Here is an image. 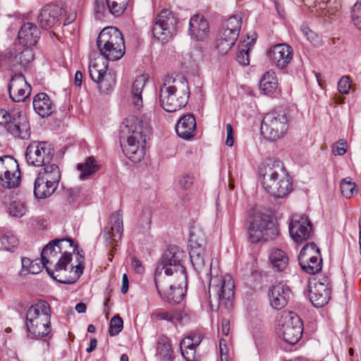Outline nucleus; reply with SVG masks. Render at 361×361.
I'll use <instances>...</instances> for the list:
<instances>
[{"label":"nucleus","instance_id":"nucleus-16","mask_svg":"<svg viewBox=\"0 0 361 361\" xmlns=\"http://www.w3.org/2000/svg\"><path fill=\"white\" fill-rule=\"evenodd\" d=\"M169 288L164 290L162 298L171 304H178L185 298L187 288V275L178 272V275L171 276Z\"/></svg>","mask_w":361,"mask_h":361},{"label":"nucleus","instance_id":"nucleus-12","mask_svg":"<svg viewBox=\"0 0 361 361\" xmlns=\"http://www.w3.org/2000/svg\"><path fill=\"white\" fill-rule=\"evenodd\" d=\"M54 149L47 142L33 141L27 147L25 152L27 164L38 167L54 163Z\"/></svg>","mask_w":361,"mask_h":361},{"label":"nucleus","instance_id":"nucleus-61","mask_svg":"<svg viewBox=\"0 0 361 361\" xmlns=\"http://www.w3.org/2000/svg\"><path fill=\"white\" fill-rule=\"evenodd\" d=\"M221 331L225 336H228L230 331V322L228 320H224L221 324Z\"/></svg>","mask_w":361,"mask_h":361},{"label":"nucleus","instance_id":"nucleus-45","mask_svg":"<svg viewBox=\"0 0 361 361\" xmlns=\"http://www.w3.org/2000/svg\"><path fill=\"white\" fill-rule=\"evenodd\" d=\"M123 322L119 315L114 316L110 320L109 333L111 336L118 335L123 329Z\"/></svg>","mask_w":361,"mask_h":361},{"label":"nucleus","instance_id":"nucleus-26","mask_svg":"<svg viewBox=\"0 0 361 361\" xmlns=\"http://www.w3.org/2000/svg\"><path fill=\"white\" fill-rule=\"evenodd\" d=\"M176 18L170 11L163 9L159 12V28L162 30L159 33V41L165 43L171 39L176 32Z\"/></svg>","mask_w":361,"mask_h":361},{"label":"nucleus","instance_id":"nucleus-46","mask_svg":"<svg viewBox=\"0 0 361 361\" xmlns=\"http://www.w3.org/2000/svg\"><path fill=\"white\" fill-rule=\"evenodd\" d=\"M301 31L313 46L319 47L322 44V39L320 37L314 32L310 30L309 27L302 26Z\"/></svg>","mask_w":361,"mask_h":361},{"label":"nucleus","instance_id":"nucleus-56","mask_svg":"<svg viewBox=\"0 0 361 361\" xmlns=\"http://www.w3.org/2000/svg\"><path fill=\"white\" fill-rule=\"evenodd\" d=\"M12 119L8 112L4 109L0 110V126H4L7 130L8 126L11 123Z\"/></svg>","mask_w":361,"mask_h":361},{"label":"nucleus","instance_id":"nucleus-62","mask_svg":"<svg viewBox=\"0 0 361 361\" xmlns=\"http://www.w3.org/2000/svg\"><path fill=\"white\" fill-rule=\"evenodd\" d=\"M82 81V74L80 71H78L74 77V84L77 87H80Z\"/></svg>","mask_w":361,"mask_h":361},{"label":"nucleus","instance_id":"nucleus-15","mask_svg":"<svg viewBox=\"0 0 361 361\" xmlns=\"http://www.w3.org/2000/svg\"><path fill=\"white\" fill-rule=\"evenodd\" d=\"M301 268L307 273L315 274L322 268V259L316 244L308 243L302 247L298 256Z\"/></svg>","mask_w":361,"mask_h":361},{"label":"nucleus","instance_id":"nucleus-33","mask_svg":"<svg viewBox=\"0 0 361 361\" xmlns=\"http://www.w3.org/2000/svg\"><path fill=\"white\" fill-rule=\"evenodd\" d=\"M59 185L36 176L34 183V195L37 199H45L54 193Z\"/></svg>","mask_w":361,"mask_h":361},{"label":"nucleus","instance_id":"nucleus-9","mask_svg":"<svg viewBox=\"0 0 361 361\" xmlns=\"http://www.w3.org/2000/svg\"><path fill=\"white\" fill-rule=\"evenodd\" d=\"M288 128V118L285 111H271L266 114L262 123V133L270 140L282 137Z\"/></svg>","mask_w":361,"mask_h":361},{"label":"nucleus","instance_id":"nucleus-36","mask_svg":"<svg viewBox=\"0 0 361 361\" xmlns=\"http://www.w3.org/2000/svg\"><path fill=\"white\" fill-rule=\"evenodd\" d=\"M147 81V77L142 75L137 77L133 83L131 89L132 99L135 107L137 109H140L142 106V93L144 91Z\"/></svg>","mask_w":361,"mask_h":361},{"label":"nucleus","instance_id":"nucleus-22","mask_svg":"<svg viewBox=\"0 0 361 361\" xmlns=\"http://www.w3.org/2000/svg\"><path fill=\"white\" fill-rule=\"evenodd\" d=\"M268 56L274 66L283 70L293 59V50L287 44H278L270 49Z\"/></svg>","mask_w":361,"mask_h":361},{"label":"nucleus","instance_id":"nucleus-3","mask_svg":"<svg viewBox=\"0 0 361 361\" xmlns=\"http://www.w3.org/2000/svg\"><path fill=\"white\" fill-rule=\"evenodd\" d=\"M119 140L122 144L126 141L123 149L127 157L133 162H140L145 154V137L142 121L135 116L126 118L120 126Z\"/></svg>","mask_w":361,"mask_h":361},{"label":"nucleus","instance_id":"nucleus-60","mask_svg":"<svg viewBox=\"0 0 361 361\" xmlns=\"http://www.w3.org/2000/svg\"><path fill=\"white\" fill-rule=\"evenodd\" d=\"M129 288L128 278L126 274H123L122 276L121 293L125 294L128 292Z\"/></svg>","mask_w":361,"mask_h":361},{"label":"nucleus","instance_id":"nucleus-14","mask_svg":"<svg viewBox=\"0 0 361 361\" xmlns=\"http://www.w3.org/2000/svg\"><path fill=\"white\" fill-rule=\"evenodd\" d=\"M185 252L176 245L169 246L162 254V270L167 276L178 275V272L186 274V269L182 264Z\"/></svg>","mask_w":361,"mask_h":361},{"label":"nucleus","instance_id":"nucleus-49","mask_svg":"<svg viewBox=\"0 0 361 361\" xmlns=\"http://www.w3.org/2000/svg\"><path fill=\"white\" fill-rule=\"evenodd\" d=\"M236 60L242 66L249 65V48L247 47V44L239 49L236 55Z\"/></svg>","mask_w":361,"mask_h":361},{"label":"nucleus","instance_id":"nucleus-40","mask_svg":"<svg viewBox=\"0 0 361 361\" xmlns=\"http://www.w3.org/2000/svg\"><path fill=\"white\" fill-rule=\"evenodd\" d=\"M18 245V239L11 232H6L0 238V249L4 251L14 252Z\"/></svg>","mask_w":361,"mask_h":361},{"label":"nucleus","instance_id":"nucleus-34","mask_svg":"<svg viewBox=\"0 0 361 361\" xmlns=\"http://www.w3.org/2000/svg\"><path fill=\"white\" fill-rule=\"evenodd\" d=\"M37 177L59 185L61 180V171L59 167L56 163H52L48 165L44 166L38 172Z\"/></svg>","mask_w":361,"mask_h":361},{"label":"nucleus","instance_id":"nucleus-29","mask_svg":"<svg viewBox=\"0 0 361 361\" xmlns=\"http://www.w3.org/2000/svg\"><path fill=\"white\" fill-rule=\"evenodd\" d=\"M111 228L104 230L106 240L110 246L116 245L123 233V215L121 210L114 213L111 216Z\"/></svg>","mask_w":361,"mask_h":361},{"label":"nucleus","instance_id":"nucleus-52","mask_svg":"<svg viewBox=\"0 0 361 361\" xmlns=\"http://www.w3.org/2000/svg\"><path fill=\"white\" fill-rule=\"evenodd\" d=\"M351 87V81L349 76L344 75L338 82V90L343 94H347Z\"/></svg>","mask_w":361,"mask_h":361},{"label":"nucleus","instance_id":"nucleus-23","mask_svg":"<svg viewBox=\"0 0 361 361\" xmlns=\"http://www.w3.org/2000/svg\"><path fill=\"white\" fill-rule=\"evenodd\" d=\"M309 296L314 307H322L329 302L331 298V290L326 283L320 281L310 282Z\"/></svg>","mask_w":361,"mask_h":361},{"label":"nucleus","instance_id":"nucleus-13","mask_svg":"<svg viewBox=\"0 0 361 361\" xmlns=\"http://www.w3.org/2000/svg\"><path fill=\"white\" fill-rule=\"evenodd\" d=\"M20 182V171L16 159L6 155L0 157V185L4 188H17Z\"/></svg>","mask_w":361,"mask_h":361},{"label":"nucleus","instance_id":"nucleus-55","mask_svg":"<svg viewBox=\"0 0 361 361\" xmlns=\"http://www.w3.org/2000/svg\"><path fill=\"white\" fill-rule=\"evenodd\" d=\"M333 153L336 156H341L346 153V142L341 140L333 145Z\"/></svg>","mask_w":361,"mask_h":361},{"label":"nucleus","instance_id":"nucleus-44","mask_svg":"<svg viewBox=\"0 0 361 361\" xmlns=\"http://www.w3.org/2000/svg\"><path fill=\"white\" fill-rule=\"evenodd\" d=\"M183 318V311L180 309H171L159 311V319L166 320L173 324L180 322Z\"/></svg>","mask_w":361,"mask_h":361},{"label":"nucleus","instance_id":"nucleus-41","mask_svg":"<svg viewBox=\"0 0 361 361\" xmlns=\"http://www.w3.org/2000/svg\"><path fill=\"white\" fill-rule=\"evenodd\" d=\"M331 4L332 3L329 0L319 1L316 5V11L318 15L323 18L334 15L338 11V4L334 2L333 4H335L334 7H332Z\"/></svg>","mask_w":361,"mask_h":361},{"label":"nucleus","instance_id":"nucleus-54","mask_svg":"<svg viewBox=\"0 0 361 361\" xmlns=\"http://www.w3.org/2000/svg\"><path fill=\"white\" fill-rule=\"evenodd\" d=\"M181 354L186 361H197L196 348H180Z\"/></svg>","mask_w":361,"mask_h":361},{"label":"nucleus","instance_id":"nucleus-19","mask_svg":"<svg viewBox=\"0 0 361 361\" xmlns=\"http://www.w3.org/2000/svg\"><path fill=\"white\" fill-rule=\"evenodd\" d=\"M64 13L63 7L56 4L43 6L37 16V23L42 29H49L59 24Z\"/></svg>","mask_w":361,"mask_h":361},{"label":"nucleus","instance_id":"nucleus-31","mask_svg":"<svg viewBox=\"0 0 361 361\" xmlns=\"http://www.w3.org/2000/svg\"><path fill=\"white\" fill-rule=\"evenodd\" d=\"M240 27V20L236 16L231 17L227 20L226 27L223 29L220 37L234 45L238 37Z\"/></svg>","mask_w":361,"mask_h":361},{"label":"nucleus","instance_id":"nucleus-24","mask_svg":"<svg viewBox=\"0 0 361 361\" xmlns=\"http://www.w3.org/2000/svg\"><path fill=\"white\" fill-rule=\"evenodd\" d=\"M209 25L207 19L201 14L193 15L189 22V35L192 39L203 42L209 35Z\"/></svg>","mask_w":361,"mask_h":361},{"label":"nucleus","instance_id":"nucleus-35","mask_svg":"<svg viewBox=\"0 0 361 361\" xmlns=\"http://www.w3.org/2000/svg\"><path fill=\"white\" fill-rule=\"evenodd\" d=\"M277 87L278 80L276 73L272 70L267 71L259 82L260 91L264 94L271 95L276 92Z\"/></svg>","mask_w":361,"mask_h":361},{"label":"nucleus","instance_id":"nucleus-32","mask_svg":"<svg viewBox=\"0 0 361 361\" xmlns=\"http://www.w3.org/2000/svg\"><path fill=\"white\" fill-rule=\"evenodd\" d=\"M33 108L41 117L49 116L53 111V104L46 93L37 94L33 99Z\"/></svg>","mask_w":361,"mask_h":361},{"label":"nucleus","instance_id":"nucleus-10","mask_svg":"<svg viewBox=\"0 0 361 361\" xmlns=\"http://www.w3.org/2000/svg\"><path fill=\"white\" fill-rule=\"evenodd\" d=\"M277 234L276 228L267 216L256 214L253 216L248 228V239L252 243L268 241Z\"/></svg>","mask_w":361,"mask_h":361},{"label":"nucleus","instance_id":"nucleus-63","mask_svg":"<svg viewBox=\"0 0 361 361\" xmlns=\"http://www.w3.org/2000/svg\"><path fill=\"white\" fill-rule=\"evenodd\" d=\"M97 341L96 338H92L90 340V346L89 348H87L86 349V352L90 353H92L93 350H94L97 348Z\"/></svg>","mask_w":361,"mask_h":361},{"label":"nucleus","instance_id":"nucleus-4","mask_svg":"<svg viewBox=\"0 0 361 361\" xmlns=\"http://www.w3.org/2000/svg\"><path fill=\"white\" fill-rule=\"evenodd\" d=\"M264 190L275 198H283L292 190L291 178L280 161L264 165L260 171Z\"/></svg>","mask_w":361,"mask_h":361},{"label":"nucleus","instance_id":"nucleus-21","mask_svg":"<svg viewBox=\"0 0 361 361\" xmlns=\"http://www.w3.org/2000/svg\"><path fill=\"white\" fill-rule=\"evenodd\" d=\"M130 0H95L94 13L101 20L108 11L115 16H121L126 9Z\"/></svg>","mask_w":361,"mask_h":361},{"label":"nucleus","instance_id":"nucleus-43","mask_svg":"<svg viewBox=\"0 0 361 361\" xmlns=\"http://www.w3.org/2000/svg\"><path fill=\"white\" fill-rule=\"evenodd\" d=\"M340 189L342 195L346 198H350L357 193L356 184L350 177L345 178L341 180Z\"/></svg>","mask_w":361,"mask_h":361},{"label":"nucleus","instance_id":"nucleus-11","mask_svg":"<svg viewBox=\"0 0 361 361\" xmlns=\"http://www.w3.org/2000/svg\"><path fill=\"white\" fill-rule=\"evenodd\" d=\"M108 62L104 59L90 61L89 73L91 79L97 84L101 92L107 93L113 89L116 83L114 75L107 73Z\"/></svg>","mask_w":361,"mask_h":361},{"label":"nucleus","instance_id":"nucleus-18","mask_svg":"<svg viewBox=\"0 0 361 361\" xmlns=\"http://www.w3.org/2000/svg\"><path fill=\"white\" fill-rule=\"evenodd\" d=\"M312 230V224L305 214H296L292 218L289 225V233L297 243L308 239Z\"/></svg>","mask_w":361,"mask_h":361},{"label":"nucleus","instance_id":"nucleus-7","mask_svg":"<svg viewBox=\"0 0 361 361\" xmlns=\"http://www.w3.org/2000/svg\"><path fill=\"white\" fill-rule=\"evenodd\" d=\"M172 77H166L161 85L159 97H163L162 108L168 112H175L184 107L189 98L188 87L185 84L176 85Z\"/></svg>","mask_w":361,"mask_h":361},{"label":"nucleus","instance_id":"nucleus-47","mask_svg":"<svg viewBox=\"0 0 361 361\" xmlns=\"http://www.w3.org/2000/svg\"><path fill=\"white\" fill-rule=\"evenodd\" d=\"M200 342L201 338L199 336H186L181 341L180 348L183 349L196 348Z\"/></svg>","mask_w":361,"mask_h":361},{"label":"nucleus","instance_id":"nucleus-38","mask_svg":"<svg viewBox=\"0 0 361 361\" xmlns=\"http://www.w3.org/2000/svg\"><path fill=\"white\" fill-rule=\"evenodd\" d=\"M99 165L93 157H87L84 163L78 164L77 169L80 171L79 178L86 180L99 169Z\"/></svg>","mask_w":361,"mask_h":361},{"label":"nucleus","instance_id":"nucleus-6","mask_svg":"<svg viewBox=\"0 0 361 361\" xmlns=\"http://www.w3.org/2000/svg\"><path fill=\"white\" fill-rule=\"evenodd\" d=\"M97 45L101 55L107 61H118L125 54L123 35L114 27H105L99 32Z\"/></svg>","mask_w":361,"mask_h":361},{"label":"nucleus","instance_id":"nucleus-42","mask_svg":"<svg viewBox=\"0 0 361 361\" xmlns=\"http://www.w3.org/2000/svg\"><path fill=\"white\" fill-rule=\"evenodd\" d=\"M21 262V275H26L28 274H37L42 271V268L43 266L40 265V264L37 260L31 261L27 257H23Z\"/></svg>","mask_w":361,"mask_h":361},{"label":"nucleus","instance_id":"nucleus-53","mask_svg":"<svg viewBox=\"0 0 361 361\" xmlns=\"http://www.w3.org/2000/svg\"><path fill=\"white\" fill-rule=\"evenodd\" d=\"M233 46V44L227 42L226 39H224L221 37L216 40V49L221 55H225L227 54Z\"/></svg>","mask_w":361,"mask_h":361},{"label":"nucleus","instance_id":"nucleus-5","mask_svg":"<svg viewBox=\"0 0 361 361\" xmlns=\"http://www.w3.org/2000/svg\"><path fill=\"white\" fill-rule=\"evenodd\" d=\"M51 307L44 300L31 305L26 314V329L32 338L51 337Z\"/></svg>","mask_w":361,"mask_h":361},{"label":"nucleus","instance_id":"nucleus-20","mask_svg":"<svg viewBox=\"0 0 361 361\" xmlns=\"http://www.w3.org/2000/svg\"><path fill=\"white\" fill-rule=\"evenodd\" d=\"M8 89L10 98L15 102L24 101L31 92V87L22 73H17L11 77Z\"/></svg>","mask_w":361,"mask_h":361},{"label":"nucleus","instance_id":"nucleus-39","mask_svg":"<svg viewBox=\"0 0 361 361\" xmlns=\"http://www.w3.org/2000/svg\"><path fill=\"white\" fill-rule=\"evenodd\" d=\"M175 358L174 351L171 341L165 336L159 338V361H173Z\"/></svg>","mask_w":361,"mask_h":361},{"label":"nucleus","instance_id":"nucleus-2","mask_svg":"<svg viewBox=\"0 0 361 361\" xmlns=\"http://www.w3.org/2000/svg\"><path fill=\"white\" fill-rule=\"evenodd\" d=\"M73 241L68 238L54 239L42 250V264L49 275L61 283H75L83 272L84 257L78 251V264L71 265L69 271L68 264L71 262L72 253L75 252Z\"/></svg>","mask_w":361,"mask_h":361},{"label":"nucleus","instance_id":"nucleus-59","mask_svg":"<svg viewBox=\"0 0 361 361\" xmlns=\"http://www.w3.org/2000/svg\"><path fill=\"white\" fill-rule=\"evenodd\" d=\"M219 353L221 361H228L226 357V345L224 339L219 341Z\"/></svg>","mask_w":361,"mask_h":361},{"label":"nucleus","instance_id":"nucleus-50","mask_svg":"<svg viewBox=\"0 0 361 361\" xmlns=\"http://www.w3.org/2000/svg\"><path fill=\"white\" fill-rule=\"evenodd\" d=\"M9 214L14 217H21L25 213V207L19 202H13L10 204Z\"/></svg>","mask_w":361,"mask_h":361},{"label":"nucleus","instance_id":"nucleus-28","mask_svg":"<svg viewBox=\"0 0 361 361\" xmlns=\"http://www.w3.org/2000/svg\"><path fill=\"white\" fill-rule=\"evenodd\" d=\"M7 131L19 139H28L30 136V124L25 114L20 111L16 113L7 127Z\"/></svg>","mask_w":361,"mask_h":361},{"label":"nucleus","instance_id":"nucleus-48","mask_svg":"<svg viewBox=\"0 0 361 361\" xmlns=\"http://www.w3.org/2000/svg\"><path fill=\"white\" fill-rule=\"evenodd\" d=\"M352 18L355 25L361 30V0H357L352 8Z\"/></svg>","mask_w":361,"mask_h":361},{"label":"nucleus","instance_id":"nucleus-57","mask_svg":"<svg viewBox=\"0 0 361 361\" xmlns=\"http://www.w3.org/2000/svg\"><path fill=\"white\" fill-rule=\"evenodd\" d=\"M158 25V16H154L152 25L151 26V28L149 31V35H150L152 43H155L158 38L156 35V26Z\"/></svg>","mask_w":361,"mask_h":361},{"label":"nucleus","instance_id":"nucleus-64","mask_svg":"<svg viewBox=\"0 0 361 361\" xmlns=\"http://www.w3.org/2000/svg\"><path fill=\"white\" fill-rule=\"evenodd\" d=\"M75 310L78 313H85L87 310L86 305L83 302H79L76 305Z\"/></svg>","mask_w":361,"mask_h":361},{"label":"nucleus","instance_id":"nucleus-27","mask_svg":"<svg viewBox=\"0 0 361 361\" xmlns=\"http://www.w3.org/2000/svg\"><path fill=\"white\" fill-rule=\"evenodd\" d=\"M175 130L179 137L191 140L197 133V123L194 115L187 114L182 116L177 121Z\"/></svg>","mask_w":361,"mask_h":361},{"label":"nucleus","instance_id":"nucleus-51","mask_svg":"<svg viewBox=\"0 0 361 361\" xmlns=\"http://www.w3.org/2000/svg\"><path fill=\"white\" fill-rule=\"evenodd\" d=\"M195 180V177L192 174L185 173L182 175L179 180L178 184L180 188L187 190L191 188Z\"/></svg>","mask_w":361,"mask_h":361},{"label":"nucleus","instance_id":"nucleus-30","mask_svg":"<svg viewBox=\"0 0 361 361\" xmlns=\"http://www.w3.org/2000/svg\"><path fill=\"white\" fill-rule=\"evenodd\" d=\"M40 34L39 30L35 24L31 23H24L18 31L19 43L27 47L34 46L37 43Z\"/></svg>","mask_w":361,"mask_h":361},{"label":"nucleus","instance_id":"nucleus-8","mask_svg":"<svg viewBox=\"0 0 361 361\" xmlns=\"http://www.w3.org/2000/svg\"><path fill=\"white\" fill-rule=\"evenodd\" d=\"M276 331L279 336L285 342L291 345L295 344L302 337V320L295 313L283 311L278 319Z\"/></svg>","mask_w":361,"mask_h":361},{"label":"nucleus","instance_id":"nucleus-37","mask_svg":"<svg viewBox=\"0 0 361 361\" xmlns=\"http://www.w3.org/2000/svg\"><path fill=\"white\" fill-rule=\"evenodd\" d=\"M269 262L275 271H283L288 265V257L285 252L280 249H274L269 254Z\"/></svg>","mask_w":361,"mask_h":361},{"label":"nucleus","instance_id":"nucleus-17","mask_svg":"<svg viewBox=\"0 0 361 361\" xmlns=\"http://www.w3.org/2000/svg\"><path fill=\"white\" fill-rule=\"evenodd\" d=\"M6 59L9 60L13 67L25 68L34 59V54L27 46L13 45L4 52L0 63L2 64Z\"/></svg>","mask_w":361,"mask_h":361},{"label":"nucleus","instance_id":"nucleus-25","mask_svg":"<svg viewBox=\"0 0 361 361\" xmlns=\"http://www.w3.org/2000/svg\"><path fill=\"white\" fill-rule=\"evenodd\" d=\"M290 295L288 286L281 283L275 284L269 290V304L274 309L281 310L288 304Z\"/></svg>","mask_w":361,"mask_h":361},{"label":"nucleus","instance_id":"nucleus-1","mask_svg":"<svg viewBox=\"0 0 361 361\" xmlns=\"http://www.w3.org/2000/svg\"><path fill=\"white\" fill-rule=\"evenodd\" d=\"M189 255L195 270L207 274L209 267V298L212 295L224 305L230 302L234 297V282L229 275L220 276L218 268L212 267L210 250L207 247L203 231L196 227L191 228L189 238Z\"/></svg>","mask_w":361,"mask_h":361},{"label":"nucleus","instance_id":"nucleus-58","mask_svg":"<svg viewBox=\"0 0 361 361\" xmlns=\"http://www.w3.org/2000/svg\"><path fill=\"white\" fill-rule=\"evenodd\" d=\"M131 265H132L134 271L137 274H142L144 273L145 268H144L142 262L137 257H133L132 259Z\"/></svg>","mask_w":361,"mask_h":361}]
</instances>
